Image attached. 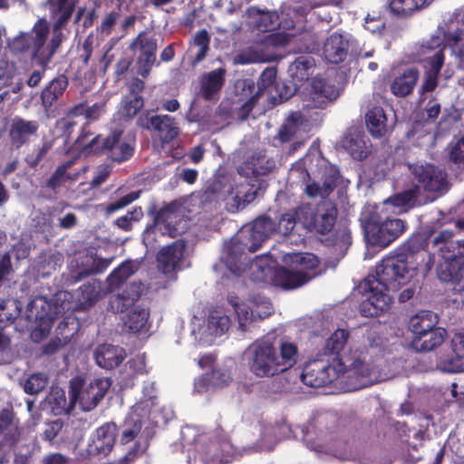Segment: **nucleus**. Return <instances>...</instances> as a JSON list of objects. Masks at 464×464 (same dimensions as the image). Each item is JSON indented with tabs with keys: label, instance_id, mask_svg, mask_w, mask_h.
<instances>
[{
	"label": "nucleus",
	"instance_id": "f257e3e1",
	"mask_svg": "<svg viewBox=\"0 0 464 464\" xmlns=\"http://www.w3.org/2000/svg\"><path fill=\"white\" fill-rule=\"evenodd\" d=\"M53 23V34L50 35V23L45 17L37 19L28 32H20L9 40L7 46L14 55L29 54L41 67H47L60 48L63 34L75 10L74 0H47Z\"/></svg>",
	"mask_w": 464,
	"mask_h": 464
},
{
	"label": "nucleus",
	"instance_id": "f03ea898",
	"mask_svg": "<svg viewBox=\"0 0 464 464\" xmlns=\"http://www.w3.org/2000/svg\"><path fill=\"white\" fill-rule=\"evenodd\" d=\"M154 382H145L143 386V400L135 404L128 414L120 430V445L125 447L124 456L121 464H130L141 456L149 446L150 438L147 429H142L144 419L151 414L155 406L156 396Z\"/></svg>",
	"mask_w": 464,
	"mask_h": 464
},
{
	"label": "nucleus",
	"instance_id": "7ed1b4c3",
	"mask_svg": "<svg viewBox=\"0 0 464 464\" xmlns=\"http://www.w3.org/2000/svg\"><path fill=\"white\" fill-rule=\"evenodd\" d=\"M409 264L410 260L403 254L388 256L377 265L375 275H368L363 279L362 286L371 291L377 286L386 291H399L417 275L416 271L422 269L421 265L410 266Z\"/></svg>",
	"mask_w": 464,
	"mask_h": 464
},
{
	"label": "nucleus",
	"instance_id": "20e7f679",
	"mask_svg": "<svg viewBox=\"0 0 464 464\" xmlns=\"http://www.w3.org/2000/svg\"><path fill=\"white\" fill-rule=\"evenodd\" d=\"M90 134L82 128L73 143L75 149L85 155L92 153L96 155L104 154L113 162L122 163L129 160L135 152V140L123 139L122 129L112 130L105 138L97 135L91 140L86 141L85 139Z\"/></svg>",
	"mask_w": 464,
	"mask_h": 464
},
{
	"label": "nucleus",
	"instance_id": "39448f33",
	"mask_svg": "<svg viewBox=\"0 0 464 464\" xmlns=\"http://www.w3.org/2000/svg\"><path fill=\"white\" fill-rule=\"evenodd\" d=\"M441 261L436 271L438 278L450 283L457 293L464 291V239L451 241L440 247Z\"/></svg>",
	"mask_w": 464,
	"mask_h": 464
},
{
	"label": "nucleus",
	"instance_id": "423d86ee",
	"mask_svg": "<svg viewBox=\"0 0 464 464\" xmlns=\"http://www.w3.org/2000/svg\"><path fill=\"white\" fill-rule=\"evenodd\" d=\"M408 169L412 186L419 188L420 195L423 190L436 197H441L450 188L447 172L434 164L409 163Z\"/></svg>",
	"mask_w": 464,
	"mask_h": 464
},
{
	"label": "nucleus",
	"instance_id": "0eeeda50",
	"mask_svg": "<svg viewBox=\"0 0 464 464\" xmlns=\"http://www.w3.org/2000/svg\"><path fill=\"white\" fill-rule=\"evenodd\" d=\"M301 224L310 232L325 235L335 225L338 211L331 201L323 200L316 205L304 203L299 205Z\"/></svg>",
	"mask_w": 464,
	"mask_h": 464
},
{
	"label": "nucleus",
	"instance_id": "6e6552de",
	"mask_svg": "<svg viewBox=\"0 0 464 464\" xmlns=\"http://www.w3.org/2000/svg\"><path fill=\"white\" fill-rule=\"evenodd\" d=\"M406 222L400 218L372 216L364 224L367 242L374 246L387 247L405 230Z\"/></svg>",
	"mask_w": 464,
	"mask_h": 464
},
{
	"label": "nucleus",
	"instance_id": "1a4fd4ad",
	"mask_svg": "<svg viewBox=\"0 0 464 464\" xmlns=\"http://www.w3.org/2000/svg\"><path fill=\"white\" fill-rule=\"evenodd\" d=\"M111 386L110 379H72L73 398L84 411L92 410Z\"/></svg>",
	"mask_w": 464,
	"mask_h": 464
},
{
	"label": "nucleus",
	"instance_id": "9d476101",
	"mask_svg": "<svg viewBox=\"0 0 464 464\" xmlns=\"http://www.w3.org/2000/svg\"><path fill=\"white\" fill-rule=\"evenodd\" d=\"M277 71L275 67L266 68L257 79L256 84L253 80H245L243 82V92L250 97L240 106V118L245 120L248 117L256 106L259 97L267 92L272 94L273 90L276 89L278 82L276 80Z\"/></svg>",
	"mask_w": 464,
	"mask_h": 464
},
{
	"label": "nucleus",
	"instance_id": "9b49d317",
	"mask_svg": "<svg viewBox=\"0 0 464 464\" xmlns=\"http://www.w3.org/2000/svg\"><path fill=\"white\" fill-rule=\"evenodd\" d=\"M248 350L253 353L249 367L256 377H274L281 373L276 371L277 353L270 342L257 340L248 347Z\"/></svg>",
	"mask_w": 464,
	"mask_h": 464
},
{
	"label": "nucleus",
	"instance_id": "f8f14e48",
	"mask_svg": "<svg viewBox=\"0 0 464 464\" xmlns=\"http://www.w3.org/2000/svg\"><path fill=\"white\" fill-rule=\"evenodd\" d=\"M306 389H314L317 394L352 392L372 386L377 379H298Z\"/></svg>",
	"mask_w": 464,
	"mask_h": 464
},
{
	"label": "nucleus",
	"instance_id": "ddd939ff",
	"mask_svg": "<svg viewBox=\"0 0 464 464\" xmlns=\"http://www.w3.org/2000/svg\"><path fill=\"white\" fill-rule=\"evenodd\" d=\"M136 125L143 130L155 132L163 143L174 140L179 134L176 119L168 114H155L152 110L142 111Z\"/></svg>",
	"mask_w": 464,
	"mask_h": 464
},
{
	"label": "nucleus",
	"instance_id": "4468645a",
	"mask_svg": "<svg viewBox=\"0 0 464 464\" xmlns=\"http://www.w3.org/2000/svg\"><path fill=\"white\" fill-rule=\"evenodd\" d=\"M340 92L331 80L316 76L312 79L304 92V106L309 109H324L335 101Z\"/></svg>",
	"mask_w": 464,
	"mask_h": 464
},
{
	"label": "nucleus",
	"instance_id": "2eb2a0df",
	"mask_svg": "<svg viewBox=\"0 0 464 464\" xmlns=\"http://www.w3.org/2000/svg\"><path fill=\"white\" fill-rule=\"evenodd\" d=\"M130 49L140 51L137 57L138 72L143 78H147L156 63L157 39L153 36H148L145 32H141L133 39Z\"/></svg>",
	"mask_w": 464,
	"mask_h": 464
},
{
	"label": "nucleus",
	"instance_id": "dca6fc26",
	"mask_svg": "<svg viewBox=\"0 0 464 464\" xmlns=\"http://www.w3.org/2000/svg\"><path fill=\"white\" fill-rule=\"evenodd\" d=\"M40 123L36 120H26L14 116L8 127V139L11 146L16 150L28 144L32 137L37 136Z\"/></svg>",
	"mask_w": 464,
	"mask_h": 464
},
{
	"label": "nucleus",
	"instance_id": "f3484780",
	"mask_svg": "<svg viewBox=\"0 0 464 464\" xmlns=\"http://www.w3.org/2000/svg\"><path fill=\"white\" fill-rule=\"evenodd\" d=\"M117 426L107 422L99 427L92 441L88 444L87 453L91 457L107 456L115 443Z\"/></svg>",
	"mask_w": 464,
	"mask_h": 464
},
{
	"label": "nucleus",
	"instance_id": "a211bd4d",
	"mask_svg": "<svg viewBox=\"0 0 464 464\" xmlns=\"http://www.w3.org/2000/svg\"><path fill=\"white\" fill-rule=\"evenodd\" d=\"M363 291L368 292L369 296L363 300L359 306L360 313L365 317H376L388 312L392 304V297L386 294V290L377 286L372 291L365 289L362 285Z\"/></svg>",
	"mask_w": 464,
	"mask_h": 464
},
{
	"label": "nucleus",
	"instance_id": "6ab92c4d",
	"mask_svg": "<svg viewBox=\"0 0 464 464\" xmlns=\"http://www.w3.org/2000/svg\"><path fill=\"white\" fill-rule=\"evenodd\" d=\"M430 236L426 233H418L412 235L404 244V253L409 259H412L414 255L417 258L421 257V261L424 262L422 269L423 274H427L432 267L434 263V257L432 255L425 251L426 247L430 244Z\"/></svg>",
	"mask_w": 464,
	"mask_h": 464
},
{
	"label": "nucleus",
	"instance_id": "aec40b11",
	"mask_svg": "<svg viewBox=\"0 0 464 464\" xmlns=\"http://www.w3.org/2000/svg\"><path fill=\"white\" fill-rule=\"evenodd\" d=\"M185 250L186 245L181 240L162 247L156 256L159 270L165 275L173 273L183 258Z\"/></svg>",
	"mask_w": 464,
	"mask_h": 464
},
{
	"label": "nucleus",
	"instance_id": "412c9836",
	"mask_svg": "<svg viewBox=\"0 0 464 464\" xmlns=\"http://www.w3.org/2000/svg\"><path fill=\"white\" fill-rule=\"evenodd\" d=\"M276 233V221L270 217L261 216L256 218L251 226L248 242L245 243L250 253L256 252L262 243Z\"/></svg>",
	"mask_w": 464,
	"mask_h": 464
},
{
	"label": "nucleus",
	"instance_id": "4be33fe9",
	"mask_svg": "<svg viewBox=\"0 0 464 464\" xmlns=\"http://www.w3.org/2000/svg\"><path fill=\"white\" fill-rule=\"evenodd\" d=\"M276 167L272 158L261 152H255L237 169L238 174L246 178L264 176L270 173Z\"/></svg>",
	"mask_w": 464,
	"mask_h": 464
},
{
	"label": "nucleus",
	"instance_id": "5701e85b",
	"mask_svg": "<svg viewBox=\"0 0 464 464\" xmlns=\"http://www.w3.org/2000/svg\"><path fill=\"white\" fill-rule=\"evenodd\" d=\"M226 73V69L220 67L202 74L199 81L200 97L205 101L217 99L225 84Z\"/></svg>",
	"mask_w": 464,
	"mask_h": 464
},
{
	"label": "nucleus",
	"instance_id": "b1692460",
	"mask_svg": "<svg viewBox=\"0 0 464 464\" xmlns=\"http://www.w3.org/2000/svg\"><path fill=\"white\" fill-rule=\"evenodd\" d=\"M232 359L218 362L216 353H207L200 354L197 365L203 372L201 377H227L231 373Z\"/></svg>",
	"mask_w": 464,
	"mask_h": 464
},
{
	"label": "nucleus",
	"instance_id": "393cba45",
	"mask_svg": "<svg viewBox=\"0 0 464 464\" xmlns=\"http://www.w3.org/2000/svg\"><path fill=\"white\" fill-rule=\"evenodd\" d=\"M312 278V275L298 271L295 266L292 269L279 266L274 270L272 282L284 289H295L308 283Z\"/></svg>",
	"mask_w": 464,
	"mask_h": 464
},
{
	"label": "nucleus",
	"instance_id": "a878e982",
	"mask_svg": "<svg viewBox=\"0 0 464 464\" xmlns=\"http://www.w3.org/2000/svg\"><path fill=\"white\" fill-rule=\"evenodd\" d=\"M69 84L68 78L62 73L48 82L42 90L40 99L44 112L49 114L53 106L63 97Z\"/></svg>",
	"mask_w": 464,
	"mask_h": 464
},
{
	"label": "nucleus",
	"instance_id": "bb28decb",
	"mask_svg": "<svg viewBox=\"0 0 464 464\" xmlns=\"http://www.w3.org/2000/svg\"><path fill=\"white\" fill-rule=\"evenodd\" d=\"M126 356L125 349L108 343L98 345L94 352L96 363L105 370H112L119 367Z\"/></svg>",
	"mask_w": 464,
	"mask_h": 464
},
{
	"label": "nucleus",
	"instance_id": "cd10ccee",
	"mask_svg": "<svg viewBox=\"0 0 464 464\" xmlns=\"http://www.w3.org/2000/svg\"><path fill=\"white\" fill-rule=\"evenodd\" d=\"M420 78V71L412 66L399 72L390 84L391 92L400 98L406 97L412 93Z\"/></svg>",
	"mask_w": 464,
	"mask_h": 464
},
{
	"label": "nucleus",
	"instance_id": "c85d7f7f",
	"mask_svg": "<svg viewBox=\"0 0 464 464\" xmlns=\"http://www.w3.org/2000/svg\"><path fill=\"white\" fill-rule=\"evenodd\" d=\"M349 42L343 34L333 33L325 40L323 47V53L325 59L334 64L343 63L348 54Z\"/></svg>",
	"mask_w": 464,
	"mask_h": 464
},
{
	"label": "nucleus",
	"instance_id": "c756f323",
	"mask_svg": "<svg viewBox=\"0 0 464 464\" xmlns=\"http://www.w3.org/2000/svg\"><path fill=\"white\" fill-rule=\"evenodd\" d=\"M445 55L440 50L435 55L427 58L429 69L424 73L423 82L419 89L420 96L433 92L438 86V80L444 64Z\"/></svg>",
	"mask_w": 464,
	"mask_h": 464
},
{
	"label": "nucleus",
	"instance_id": "7c9ffc66",
	"mask_svg": "<svg viewBox=\"0 0 464 464\" xmlns=\"http://www.w3.org/2000/svg\"><path fill=\"white\" fill-rule=\"evenodd\" d=\"M248 18L253 19V27L260 32H271L280 26L279 14L276 11L262 10L257 6H250L246 12Z\"/></svg>",
	"mask_w": 464,
	"mask_h": 464
},
{
	"label": "nucleus",
	"instance_id": "2f4dec72",
	"mask_svg": "<svg viewBox=\"0 0 464 464\" xmlns=\"http://www.w3.org/2000/svg\"><path fill=\"white\" fill-rule=\"evenodd\" d=\"M446 335L444 328L435 326L423 334L412 336L411 345L417 352H430L443 343Z\"/></svg>",
	"mask_w": 464,
	"mask_h": 464
},
{
	"label": "nucleus",
	"instance_id": "473e14b6",
	"mask_svg": "<svg viewBox=\"0 0 464 464\" xmlns=\"http://www.w3.org/2000/svg\"><path fill=\"white\" fill-rule=\"evenodd\" d=\"M267 187L264 179H255L253 183L240 184L237 187V192L233 198L237 210L243 209L253 202Z\"/></svg>",
	"mask_w": 464,
	"mask_h": 464
},
{
	"label": "nucleus",
	"instance_id": "72a5a7b5",
	"mask_svg": "<svg viewBox=\"0 0 464 464\" xmlns=\"http://www.w3.org/2000/svg\"><path fill=\"white\" fill-rule=\"evenodd\" d=\"M112 259L113 257L103 258L96 254L87 256L79 269L72 274V283H78L91 275L102 273L111 265Z\"/></svg>",
	"mask_w": 464,
	"mask_h": 464
},
{
	"label": "nucleus",
	"instance_id": "f704fd0d",
	"mask_svg": "<svg viewBox=\"0 0 464 464\" xmlns=\"http://www.w3.org/2000/svg\"><path fill=\"white\" fill-rule=\"evenodd\" d=\"M420 194L417 187L411 186L410 188L396 193L390 197L385 202V206L398 208V213H406L418 206H420Z\"/></svg>",
	"mask_w": 464,
	"mask_h": 464
},
{
	"label": "nucleus",
	"instance_id": "c9c22d12",
	"mask_svg": "<svg viewBox=\"0 0 464 464\" xmlns=\"http://www.w3.org/2000/svg\"><path fill=\"white\" fill-rule=\"evenodd\" d=\"M139 268V264L125 260L114 268L106 279L107 291L112 293L119 289Z\"/></svg>",
	"mask_w": 464,
	"mask_h": 464
},
{
	"label": "nucleus",
	"instance_id": "e433bc0d",
	"mask_svg": "<svg viewBox=\"0 0 464 464\" xmlns=\"http://www.w3.org/2000/svg\"><path fill=\"white\" fill-rule=\"evenodd\" d=\"M140 284L131 283L111 301V308L117 313H123L140 299Z\"/></svg>",
	"mask_w": 464,
	"mask_h": 464
},
{
	"label": "nucleus",
	"instance_id": "4c0bfd02",
	"mask_svg": "<svg viewBox=\"0 0 464 464\" xmlns=\"http://www.w3.org/2000/svg\"><path fill=\"white\" fill-rule=\"evenodd\" d=\"M71 323H72V324H74L73 320H72ZM69 320L62 321L59 323L56 328V338L52 339L43 346V353L46 355H53L56 353L62 347L71 342L72 337L77 334V327L72 325L70 333L64 334V330L69 326Z\"/></svg>",
	"mask_w": 464,
	"mask_h": 464
},
{
	"label": "nucleus",
	"instance_id": "58836bf2",
	"mask_svg": "<svg viewBox=\"0 0 464 464\" xmlns=\"http://www.w3.org/2000/svg\"><path fill=\"white\" fill-rule=\"evenodd\" d=\"M438 324V316L429 310H421L412 315L409 321V330L414 335L423 334L432 330Z\"/></svg>",
	"mask_w": 464,
	"mask_h": 464
},
{
	"label": "nucleus",
	"instance_id": "ea45409f",
	"mask_svg": "<svg viewBox=\"0 0 464 464\" xmlns=\"http://www.w3.org/2000/svg\"><path fill=\"white\" fill-rule=\"evenodd\" d=\"M48 401L52 406V411L54 415L68 414L73 409L76 401L73 398V391L71 389V395L67 400L65 392L60 388H53Z\"/></svg>",
	"mask_w": 464,
	"mask_h": 464
},
{
	"label": "nucleus",
	"instance_id": "a19ab883",
	"mask_svg": "<svg viewBox=\"0 0 464 464\" xmlns=\"http://www.w3.org/2000/svg\"><path fill=\"white\" fill-rule=\"evenodd\" d=\"M314 60L311 56H298L289 66L288 72L295 86L309 79Z\"/></svg>",
	"mask_w": 464,
	"mask_h": 464
},
{
	"label": "nucleus",
	"instance_id": "79ce46f5",
	"mask_svg": "<svg viewBox=\"0 0 464 464\" xmlns=\"http://www.w3.org/2000/svg\"><path fill=\"white\" fill-rule=\"evenodd\" d=\"M366 126L370 133L376 138L385 135L387 118L382 107L375 106L368 111L365 115Z\"/></svg>",
	"mask_w": 464,
	"mask_h": 464
},
{
	"label": "nucleus",
	"instance_id": "37998d69",
	"mask_svg": "<svg viewBox=\"0 0 464 464\" xmlns=\"http://www.w3.org/2000/svg\"><path fill=\"white\" fill-rule=\"evenodd\" d=\"M149 317L150 312L148 310L134 309L127 314L124 325L130 333H146L150 328L148 324Z\"/></svg>",
	"mask_w": 464,
	"mask_h": 464
},
{
	"label": "nucleus",
	"instance_id": "c03bdc74",
	"mask_svg": "<svg viewBox=\"0 0 464 464\" xmlns=\"http://www.w3.org/2000/svg\"><path fill=\"white\" fill-rule=\"evenodd\" d=\"M298 350L292 343H282L280 345V356L277 355V370L281 373L291 369L297 362Z\"/></svg>",
	"mask_w": 464,
	"mask_h": 464
},
{
	"label": "nucleus",
	"instance_id": "a18cd8bd",
	"mask_svg": "<svg viewBox=\"0 0 464 464\" xmlns=\"http://www.w3.org/2000/svg\"><path fill=\"white\" fill-rule=\"evenodd\" d=\"M209 44L210 35L206 29H201L195 34L190 45L198 50L191 61L192 66H196L206 58L210 49Z\"/></svg>",
	"mask_w": 464,
	"mask_h": 464
},
{
	"label": "nucleus",
	"instance_id": "49530a36",
	"mask_svg": "<svg viewBox=\"0 0 464 464\" xmlns=\"http://www.w3.org/2000/svg\"><path fill=\"white\" fill-rule=\"evenodd\" d=\"M427 3L426 0H389L387 5L392 14L397 16H408L424 7Z\"/></svg>",
	"mask_w": 464,
	"mask_h": 464
},
{
	"label": "nucleus",
	"instance_id": "de8ad7c7",
	"mask_svg": "<svg viewBox=\"0 0 464 464\" xmlns=\"http://www.w3.org/2000/svg\"><path fill=\"white\" fill-rule=\"evenodd\" d=\"M208 330L212 335L224 334L230 326V318L222 310H213L208 317Z\"/></svg>",
	"mask_w": 464,
	"mask_h": 464
},
{
	"label": "nucleus",
	"instance_id": "09e8293b",
	"mask_svg": "<svg viewBox=\"0 0 464 464\" xmlns=\"http://www.w3.org/2000/svg\"><path fill=\"white\" fill-rule=\"evenodd\" d=\"M294 264L298 271H302L306 275L315 276V269L319 266L320 261L318 257L312 253H297L292 257Z\"/></svg>",
	"mask_w": 464,
	"mask_h": 464
},
{
	"label": "nucleus",
	"instance_id": "8fccbe9b",
	"mask_svg": "<svg viewBox=\"0 0 464 464\" xmlns=\"http://www.w3.org/2000/svg\"><path fill=\"white\" fill-rule=\"evenodd\" d=\"M100 283L96 280L83 284L79 288V302L82 309L92 306L100 297Z\"/></svg>",
	"mask_w": 464,
	"mask_h": 464
},
{
	"label": "nucleus",
	"instance_id": "3c124183",
	"mask_svg": "<svg viewBox=\"0 0 464 464\" xmlns=\"http://www.w3.org/2000/svg\"><path fill=\"white\" fill-rule=\"evenodd\" d=\"M298 211L299 206L281 215L278 221L276 222V233L284 237L290 236L295 227L296 223H301V218Z\"/></svg>",
	"mask_w": 464,
	"mask_h": 464
},
{
	"label": "nucleus",
	"instance_id": "603ef678",
	"mask_svg": "<svg viewBox=\"0 0 464 464\" xmlns=\"http://www.w3.org/2000/svg\"><path fill=\"white\" fill-rule=\"evenodd\" d=\"M343 147L354 159L362 160L368 155L365 141L359 136L347 135L343 140Z\"/></svg>",
	"mask_w": 464,
	"mask_h": 464
},
{
	"label": "nucleus",
	"instance_id": "864d4df0",
	"mask_svg": "<svg viewBox=\"0 0 464 464\" xmlns=\"http://www.w3.org/2000/svg\"><path fill=\"white\" fill-rule=\"evenodd\" d=\"M349 337V332L337 329L325 342L324 354L337 355L343 349Z\"/></svg>",
	"mask_w": 464,
	"mask_h": 464
},
{
	"label": "nucleus",
	"instance_id": "5fc2aeb1",
	"mask_svg": "<svg viewBox=\"0 0 464 464\" xmlns=\"http://www.w3.org/2000/svg\"><path fill=\"white\" fill-rule=\"evenodd\" d=\"M445 33H448V31H441L432 35L430 40L421 44L420 52L422 55L426 56L424 59L426 62L428 57L435 55L440 50L444 54L445 47H449L444 37Z\"/></svg>",
	"mask_w": 464,
	"mask_h": 464
},
{
	"label": "nucleus",
	"instance_id": "6e6d98bb",
	"mask_svg": "<svg viewBox=\"0 0 464 464\" xmlns=\"http://www.w3.org/2000/svg\"><path fill=\"white\" fill-rule=\"evenodd\" d=\"M144 106L143 97L125 95L121 102L120 113L122 118L130 120L135 117Z\"/></svg>",
	"mask_w": 464,
	"mask_h": 464
},
{
	"label": "nucleus",
	"instance_id": "4d7b16f0",
	"mask_svg": "<svg viewBox=\"0 0 464 464\" xmlns=\"http://www.w3.org/2000/svg\"><path fill=\"white\" fill-rule=\"evenodd\" d=\"M227 385L226 379H196L194 392L199 394H210Z\"/></svg>",
	"mask_w": 464,
	"mask_h": 464
},
{
	"label": "nucleus",
	"instance_id": "13d9d810",
	"mask_svg": "<svg viewBox=\"0 0 464 464\" xmlns=\"http://www.w3.org/2000/svg\"><path fill=\"white\" fill-rule=\"evenodd\" d=\"M440 369L444 373L464 372V354L454 353L453 356L443 360L440 363Z\"/></svg>",
	"mask_w": 464,
	"mask_h": 464
},
{
	"label": "nucleus",
	"instance_id": "bf43d9fd",
	"mask_svg": "<svg viewBox=\"0 0 464 464\" xmlns=\"http://www.w3.org/2000/svg\"><path fill=\"white\" fill-rule=\"evenodd\" d=\"M174 216V212L169 208H161L155 216L154 222L156 227L164 226L165 231L169 233V235L174 237L177 234V228L171 225L172 217ZM161 230L162 228L160 227Z\"/></svg>",
	"mask_w": 464,
	"mask_h": 464
},
{
	"label": "nucleus",
	"instance_id": "052dcab7",
	"mask_svg": "<svg viewBox=\"0 0 464 464\" xmlns=\"http://www.w3.org/2000/svg\"><path fill=\"white\" fill-rule=\"evenodd\" d=\"M343 182V178L337 169H329L324 175L323 193L327 197Z\"/></svg>",
	"mask_w": 464,
	"mask_h": 464
},
{
	"label": "nucleus",
	"instance_id": "680f3d73",
	"mask_svg": "<svg viewBox=\"0 0 464 464\" xmlns=\"http://www.w3.org/2000/svg\"><path fill=\"white\" fill-rule=\"evenodd\" d=\"M126 366L129 368L131 375H147L150 373L145 354H139L130 358L127 362Z\"/></svg>",
	"mask_w": 464,
	"mask_h": 464
},
{
	"label": "nucleus",
	"instance_id": "e2e57ef3",
	"mask_svg": "<svg viewBox=\"0 0 464 464\" xmlns=\"http://www.w3.org/2000/svg\"><path fill=\"white\" fill-rule=\"evenodd\" d=\"M17 72L14 63L1 61L0 62V87L8 86L12 83L14 77Z\"/></svg>",
	"mask_w": 464,
	"mask_h": 464
},
{
	"label": "nucleus",
	"instance_id": "0e129e2a",
	"mask_svg": "<svg viewBox=\"0 0 464 464\" xmlns=\"http://www.w3.org/2000/svg\"><path fill=\"white\" fill-rule=\"evenodd\" d=\"M76 124V121L67 115L56 121L55 127L61 132V136L64 137L65 142L70 140L71 135Z\"/></svg>",
	"mask_w": 464,
	"mask_h": 464
},
{
	"label": "nucleus",
	"instance_id": "69168bd1",
	"mask_svg": "<svg viewBox=\"0 0 464 464\" xmlns=\"http://www.w3.org/2000/svg\"><path fill=\"white\" fill-rule=\"evenodd\" d=\"M93 44L94 37L92 34L86 36L82 44L79 53V60L82 62L83 66H88L90 63L93 52Z\"/></svg>",
	"mask_w": 464,
	"mask_h": 464
},
{
	"label": "nucleus",
	"instance_id": "338daca9",
	"mask_svg": "<svg viewBox=\"0 0 464 464\" xmlns=\"http://www.w3.org/2000/svg\"><path fill=\"white\" fill-rule=\"evenodd\" d=\"M243 248L240 242H231L226 246L227 256L226 257L227 266L230 270H234L233 266H236L238 261Z\"/></svg>",
	"mask_w": 464,
	"mask_h": 464
},
{
	"label": "nucleus",
	"instance_id": "774afa93",
	"mask_svg": "<svg viewBox=\"0 0 464 464\" xmlns=\"http://www.w3.org/2000/svg\"><path fill=\"white\" fill-rule=\"evenodd\" d=\"M450 160L456 165L464 168V135L451 148Z\"/></svg>",
	"mask_w": 464,
	"mask_h": 464
}]
</instances>
